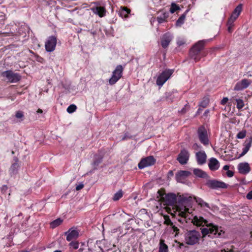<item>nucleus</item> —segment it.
<instances>
[{
  "label": "nucleus",
  "mask_w": 252,
  "mask_h": 252,
  "mask_svg": "<svg viewBox=\"0 0 252 252\" xmlns=\"http://www.w3.org/2000/svg\"><path fill=\"white\" fill-rule=\"evenodd\" d=\"M69 246L70 248L74 250H76L79 247V243L77 242L72 241L70 244Z\"/></svg>",
  "instance_id": "nucleus-40"
},
{
  "label": "nucleus",
  "mask_w": 252,
  "mask_h": 252,
  "mask_svg": "<svg viewBox=\"0 0 252 252\" xmlns=\"http://www.w3.org/2000/svg\"><path fill=\"white\" fill-rule=\"evenodd\" d=\"M173 73V70L171 69H167L163 71L158 77L157 84L159 86H162L170 78Z\"/></svg>",
  "instance_id": "nucleus-7"
},
{
  "label": "nucleus",
  "mask_w": 252,
  "mask_h": 252,
  "mask_svg": "<svg viewBox=\"0 0 252 252\" xmlns=\"http://www.w3.org/2000/svg\"><path fill=\"white\" fill-rule=\"evenodd\" d=\"M171 228L173 230V232L175 233V236H177L180 233L179 228L174 224L171 226Z\"/></svg>",
  "instance_id": "nucleus-42"
},
{
  "label": "nucleus",
  "mask_w": 252,
  "mask_h": 252,
  "mask_svg": "<svg viewBox=\"0 0 252 252\" xmlns=\"http://www.w3.org/2000/svg\"><path fill=\"white\" fill-rule=\"evenodd\" d=\"M200 237L201 235L199 231L195 230H187L184 234V242L188 245L193 246L199 243Z\"/></svg>",
  "instance_id": "nucleus-2"
},
{
  "label": "nucleus",
  "mask_w": 252,
  "mask_h": 252,
  "mask_svg": "<svg viewBox=\"0 0 252 252\" xmlns=\"http://www.w3.org/2000/svg\"><path fill=\"white\" fill-rule=\"evenodd\" d=\"M209 103V98L208 97H204L199 104V106L205 108Z\"/></svg>",
  "instance_id": "nucleus-30"
},
{
  "label": "nucleus",
  "mask_w": 252,
  "mask_h": 252,
  "mask_svg": "<svg viewBox=\"0 0 252 252\" xmlns=\"http://www.w3.org/2000/svg\"><path fill=\"white\" fill-rule=\"evenodd\" d=\"M169 17L168 12L161 11L160 14L157 17V20L158 24H162L167 21V19Z\"/></svg>",
  "instance_id": "nucleus-23"
},
{
  "label": "nucleus",
  "mask_w": 252,
  "mask_h": 252,
  "mask_svg": "<svg viewBox=\"0 0 252 252\" xmlns=\"http://www.w3.org/2000/svg\"><path fill=\"white\" fill-rule=\"evenodd\" d=\"M246 135V131L242 130L240 131L237 135V138L238 139H243L245 137Z\"/></svg>",
  "instance_id": "nucleus-39"
},
{
  "label": "nucleus",
  "mask_w": 252,
  "mask_h": 252,
  "mask_svg": "<svg viewBox=\"0 0 252 252\" xmlns=\"http://www.w3.org/2000/svg\"><path fill=\"white\" fill-rule=\"evenodd\" d=\"M103 155L101 154L96 155L94 157V165H97L100 163L102 159Z\"/></svg>",
  "instance_id": "nucleus-29"
},
{
  "label": "nucleus",
  "mask_w": 252,
  "mask_h": 252,
  "mask_svg": "<svg viewBox=\"0 0 252 252\" xmlns=\"http://www.w3.org/2000/svg\"><path fill=\"white\" fill-rule=\"evenodd\" d=\"M208 166L211 170H216L220 167V163L216 158H212L209 159Z\"/></svg>",
  "instance_id": "nucleus-20"
},
{
  "label": "nucleus",
  "mask_w": 252,
  "mask_h": 252,
  "mask_svg": "<svg viewBox=\"0 0 252 252\" xmlns=\"http://www.w3.org/2000/svg\"><path fill=\"white\" fill-rule=\"evenodd\" d=\"M194 199H195L196 202L197 203V204L199 205H200L201 207H203L205 209H206V208L210 209V208L209 204H208L207 203L205 202L201 198L194 197Z\"/></svg>",
  "instance_id": "nucleus-25"
},
{
  "label": "nucleus",
  "mask_w": 252,
  "mask_h": 252,
  "mask_svg": "<svg viewBox=\"0 0 252 252\" xmlns=\"http://www.w3.org/2000/svg\"><path fill=\"white\" fill-rule=\"evenodd\" d=\"M84 187V185L83 184H80L76 187V189L77 190H80Z\"/></svg>",
  "instance_id": "nucleus-48"
},
{
  "label": "nucleus",
  "mask_w": 252,
  "mask_h": 252,
  "mask_svg": "<svg viewBox=\"0 0 252 252\" xmlns=\"http://www.w3.org/2000/svg\"><path fill=\"white\" fill-rule=\"evenodd\" d=\"M63 222V220L61 219H58L56 220L53 221L50 223L51 227L52 228H55L59 225H60Z\"/></svg>",
  "instance_id": "nucleus-31"
},
{
  "label": "nucleus",
  "mask_w": 252,
  "mask_h": 252,
  "mask_svg": "<svg viewBox=\"0 0 252 252\" xmlns=\"http://www.w3.org/2000/svg\"><path fill=\"white\" fill-rule=\"evenodd\" d=\"M247 198L248 199H252V190L250 192H249L247 195Z\"/></svg>",
  "instance_id": "nucleus-49"
},
{
  "label": "nucleus",
  "mask_w": 252,
  "mask_h": 252,
  "mask_svg": "<svg viewBox=\"0 0 252 252\" xmlns=\"http://www.w3.org/2000/svg\"><path fill=\"white\" fill-rule=\"evenodd\" d=\"M193 148L195 150H197L198 149L200 148V146H198L197 144H194L193 145Z\"/></svg>",
  "instance_id": "nucleus-50"
},
{
  "label": "nucleus",
  "mask_w": 252,
  "mask_h": 252,
  "mask_svg": "<svg viewBox=\"0 0 252 252\" xmlns=\"http://www.w3.org/2000/svg\"><path fill=\"white\" fill-rule=\"evenodd\" d=\"M93 12L98 15L99 17H102L105 15L106 11L103 7L96 6L91 8Z\"/></svg>",
  "instance_id": "nucleus-22"
},
{
  "label": "nucleus",
  "mask_w": 252,
  "mask_h": 252,
  "mask_svg": "<svg viewBox=\"0 0 252 252\" xmlns=\"http://www.w3.org/2000/svg\"><path fill=\"white\" fill-rule=\"evenodd\" d=\"M164 223L168 225H170L171 226L173 224V223L171 221L170 219L168 217H165Z\"/></svg>",
  "instance_id": "nucleus-43"
},
{
  "label": "nucleus",
  "mask_w": 252,
  "mask_h": 252,
  "mask_svg": "<svg viewBox=\"0 0 252 252\" xmlns=\"http://www.w3.org/2000/svg\"><path fill=\"white\" fill-rule=\"evenodd\" d=\"M184 246L183 243H181V244H180V246Z\"/></svg>",
  "instance_id": "nucleus-59"
},
{
  "label": "nucleus",
  "mask_w": 252,
  "mask_h": 252,
  "mask_svg": "<svg viewBox=\"0 0 252 252\" xmlns=\"http://www.w3.org/2000/svg\"><path fill=\"white\" fill-rule=\"evenodd\" d=\"M130 9H128L127 8L125 7H121V8L119 11V14L122 18H126L128 16V14L130 13Z\"/></svg>",
  "instance_id": "nucleus-24"
},
{
  "label": "nucleus",
  "mask_w": 252,
  "mask_h": 252,
  "mask_svg": "<svg viewBox=\"0 0 252 252\" xmlns=\"http://www.w3.org/2000/svg\"><path fill=\"white\" fill-rule=\"evenodd\" d=\"M198 135L200 141L204 145H208L209 139L207 132L204 127H200L198 130Z\"/></svg>",
  "instance_id": "nucleus-11"
},
{
  "label": "nucleus",
  "mask_w": 252,
  "mask_h": 252,
  "mask_svg": "<svg viewBox=\"0 0 252 252\" xmlns=\"http://www.w3.org/2000/svg\"><path fill=\"white\" fill-rule=\"evenodd\" d=\"M54 252H62L60 250H56V251H54Z\"/></svg>",
  "instance_id": "nucleus-57"
},
{
  "label": "nucleus",
  "mask_w": 252,
  "mask_h": 252,
  "mask_svg": "<svg viewBox=\"0 0 252 252\" xmlns=\"http://www.w3.org/2000/svg\"><path fill=\"white\" fill-rule=\"evenodd\" d=\"M238 17V16L232 13L228 20L227 22H228V24L231 25L233 24L234 21L237 19Z\"/></svg>",
  "instance_id": "nucleus-36"
},
{
  "label": "nucleus",
  "mask_w": 252,
  "mask_h": 252,
  "mask_svg": "<svg viewBox=\"0 0 252 252\" xmlns=\"http://www.w3.org/2000/svg\"><path fill=\"white\" fill-rule=\"evenodd\" d=\"M168 246L164 243V241L160 240L158 252H168Z\"/></svg>",
  "instance_id": "nucleus-27"
},
{
  "label": "nucleus",
  "mask_w": 252,
  "mask_h": 252,
  "mask_svg": "<svg viewBox=\"0 0 252 252\" xmlns=\"http://www.w3.org/2000/svg\"><path fill=\"white\" fill-rule=\"evenodd\" d=\"M66 236V240L68 241L76 239L79 236V232L76 229L71 228L65 233Z\"/></svg>",
  "instance_id": "nucleus-13"
},
{
  "label": "nucleus",
  "mask_w": 252,
  "mask_h": 252,
  "mask_svg": "<svg viewBox=\"0 0 252 252\" xmlns=\"http://www.w3.org/2000/svg\"><path fill=\"white\" fill-rule=\"evenodd\" d=\"M195 157L197 163L199 165H202L206 161L207 155L203 151L196 153Z\"/></svg>",
  "instance_id": "nucleus-15"
},
{
  "label": "nucleus",
  "mask_w": 252,
  "mask_h": 252,
  "mask_svg": "<svg viewBox=\"0 0 252 252\" xmlns=\"http://www.w3.org/2000/svg\"><path fill=\"white\" fill-rule=\"evenodd\" d=\"M188 12V11L186 10V12L183 14L177 20L176 23V25L177 27H181L184 24L186 19V14Z\"/></svg>",
  "instance_id": "nucleus-26"
},
{
  "label": "nucleus",
  "mask_w": 252,
  "mask_h": 252,
  "mask_svg": "<svg viewBox=\"0 0 252 252\" xmlns=\"http://www.w3.org/2000/svg\"><path fill=\"white\" fill-rule=\"evenodd\" d=\"M19 252H29L28 251H21Z\"/></svg>",
  "instance_id": "nucleus-58"
},
{
  "label": "nucleus",
  "mask_w": 252,
  "mask_h": 252,
  "mask_svg": "<svg viewBox=\"0 0 252 252\" xmlns=\"http://www.w3.org/2000/svg\"><path fill=\"white\" fill-rule=\"evenodd\" d=\"M177 212L178 215L184 218L185 219H188L191 220V222L197 226L206 227L201 228V233L203 237L208 235L211 237H217L220 235L218 232V228L216 226L212 223H208L207 220L201 216L190 215L189 209L185 206H178Z\"/></svg>",
  "instance_id": "nucleus-1"
},
{
  "label": "nucleus",
  "mask_w": 252,
  "mask_h": 252,
  "mask_svg": "<svg viewBox=\"0 0 252 252\" xmlns=\"http://www.w3.org/2000/svg\"><path fill=\"white\" fill-rule=\"evenodd\" d=\"M15 117L19 120L20 122L22 121L24 119V112L22 111H18L15 113Z\"/></svg>",
  "instance_id": "nucleus-32"
},
{
  "label": "nucleus",
  "mask_w": 252,
  "mask_h": 252,
  "mask_svg": "<svg viewBox=\"0 0 252 252\" xmlns=\"http://www.w3.org/2000/svg\"><path fill=\"white\" fill-rule=\"evenodd\" d=\"M252 137H250L247 139L244 144V148L243 149V152L240 154L239 157H243L250 150V147L252 146Z\"/></svg>",
  "instance_id": "nucleus-18"
},
{
  "label": "nucleus",
  "mask_w": 252,
  "mask_h": 252,
  "mask_svg": "<svg viewBox=\"0 0 252 252\" xmlns=\"http://www.w3.org/2000/svg\"><path fill=\"white\" fill-rule=\"evenodd\" d=\"M207 185L209 187L216 189V188H226L227 185L223 182L218 181L216 180H210L207 182Z\"/></svg>",
  "instance_id": "nucleus-14"
},
{
  "label": "nucleus",
  "mask_w": 252,
  "mask_h": 252,
  "mask_svg": "<svg viewBox=\"0 0 252 252\" xmlns=\"http://www.w3.org/2000/svg\"><path fill=\"white\" fill-rule=\"evenodd\" d=\"M1 77H3L8 82L10 83H16L20 80V76L14 73L11 70H7L3 71L0 74Z\"/></svg>",
  "instance_id": "nucleus-5"
},
{
  "label": "nucleus",
  "mask_w": 252,
  "mask_h": 252,
  "mask_svg": "<svg viewBox=\"0 0 252 252\" xmlns=\"http://www.w3.org/2000/svg\"><path fill=\"white\" fill-rule=\"evenodd\" d=\"M123 193L122 190H119L118 192H117L116 193H115L114 197H113V200L114 201H117L120 199L122 196H123Z\"/></svg>",
  "instance_id": "nucleus-34"
},
{
  "label": "nucleus",
  "mask_w": 252,
  "mask_h": 252,
  "mask_svg": "<svg viewBox=\"0 0 252 252\" xmlns=\"http://www.w3.org/2000/svg\"><path fill=\"white\" fill-rule=\"evenodd\" d=\"M181 112L183 113H184L185 112H186V110L185 109V108H183L181 110Z\"/></svg>",
  "instance_id": "nucleus-56"
},
{
  "label": "nucleus",
  "mask_w": 252,
  "mask_h": 252,
  "mask_svg": "<svg viewBox=\"0 0 252 252\" xmlns=\"http://www.w3.org/2000/svg\"><path fill=\"white\" fill-rule=\"evenodd\" d=\"M173 39V36L169 33L164 34L161 39V44L163 48H166Z\"/></svg>",
  "instance_id": "nucleus-16"
},
{
  "label": "nucleus",
  "mask_w": 252,
  "mask_h": 252,
  "mask_svg": "<svg viewBox=\"0 0 252 252\" xmlns=\"http://www.w3.org/2000/svg\"><path fill=\"white\" fill-rule=\"evenodd\" d=\"M251 83V80L243 79L236 83L234 87V90L237 91L243 90L247 88Z\"/></svg>",
  "instance_id": "nucleus-12"
},
{
  "label": "nucleus",
  "mask_w": 252,
  "mask_h": 252,
  "mask_svg": "<svg viewBox=\"0 0 252 252\" xmlns=\"http://www.w3.org/2000/svg\"><path fill=\"white\" fill-rule=\"evenodd\" d=\"M179 9V6L175 3H172L170 11L171 13H173L177 10Z\"/></svg>",
  "instance_id": "nucleus-38"
},
{
  "label": "nucleus",
  "mask_w": 252,
  "mask_h": 252,
  "mask_svg": "<svg viewBox=\"0 0 252 252\" xmlns=\"http://www.w3.org/2000/svg\"><path fill=\"white\" fill-rule=\"evenodd\" d=\"M209 112V110H207L205 111V113H204V114L205 115H207V114Z\"/></svg>",
  "instance_id": "nucleus-55"
},
{
  "label": "nucleus",
  "mask_w": 252,
  "mask_h": 252,
  "mask_svg": "<svg viewBox=\"0 0 252 252\" xmlns=\"http://www.w3.org/2000/svg\"><path fill=\"white\" fill-rule=\"evenodd\" d=\"M14 162L10 166L9 172L11 175H14L18 173V171L20 168V165L18 163V160L17 158H14Z\"/></svg>",
  "instance_id": "nucleus-19"
},
{
  "label": "nucleus",
  "mask_w": 252,
  "mask_h": 252,
  "mask_svg": "<svg viewBox=\"0 0 252 252\" xmlns=\"http://www.w3.org/2000/svg\"><path fill=\"white\" fill-rule=\"evenodd\" d=\"M235 100L237 102V108L238 109H241L244 106V102L242 99L236 98Z\"/></svg>",
  "instance_id": "nucleus-35"
},
{
  "label": "nucleus",
  "mask_w": 252,
  "mask_h": 252,
  "mask_svg": "<svg viewBox=\"0 0 252 252\" xmlns=\"http://www.w3.org/2000/svg\"><path fill=\"white\" fill-rule=\"evenodd\" d=\"M193 173L199 177L205 178L207 175L205 172L200 169H194Z\"/></svg>",
  "instance_id": "nucleus-28"
},
{
  "label": "nucleus",
  "mask_w": 252,
  "mask_h": 252,
  "mask_svg": "<svg viewBox=\"0 0 252 252\" xmlns=\"http://www.w3.org/2000/svg\"><path fill=\"white\" fill-rule=\"evenodd\" d=\"M190 173L188 171H180L176 174V178L178 182H182L185 178L189 176Z\"/></svg>",
  "instance_id": "nucleus-21"
},
{
  "label": "nucleus",
  "mask_w": 252,
  "mask_h": 252,
  "mask_svg": "<svg viewBox=\"0 0 252 252\" xmlns=\"http://www.w3.org/2000/svg\"><path fill=\"white\" fill-rule=\"evenodd\" d=\"M223 169L225 171H228L229 169V166L227 165H224L223 167Z\"/></svg>",
  "instance_id": "nucleus-51"
},
{
  "label": "nucleus",
  "mask_w": 252,
  "mask_h": 252,
  "mask_svg": "<svg viewBox=\"0 0 252 252\" xmlns=\"http://www.w3.org/2000/svg\"><path fill=\"white\" fill-rule=\"evenodd\" d=\"M227 26H228V31L229 32H231L232 31V28L233 27L234 25L233 24L230 25L228 24V22H227Z\"/></svg>",
  "instance_id": "nucleus-46"
},
{
  "label": "nucleus",
  "mask_w": 252,
  "mask_h": 252,
  "mask_svg": "<svg viewBox=\"0 0 252 252\" xmlns=\"http://www.w3.org/2000/svg\"><path fill=\"white\" fill-rule=\"evenodd\" d=\"M189 157L190 154L189 151L187 149H183L179 154L177 160L181 164H186L188 162Z\"/></svg>",
  "instance_id": "nucleus-8"
},
{
  "label": "nucleus",
  "mask_w": 252,
  "mask_h": 252,
  "mask_svg": "<svg viewBox=\"0 0 252 252\" xmlns=\"http://www.w3.org/2000/svg\"><path fill=\"white\" fill-rule=\"evenodd\" d=\"M202 111V109L201 108H199L197 111V114H199L200 112Z\"/></svg>",
  "instance_id": "nucleus-54"
},
{
  "label": "nucleus",
  "mask_w": 252,
  "mask_h": 252,
  "mask_svg": "<svg viewBox=\"0 0 252 252\" xmlns=\"http://www.w3.org/2000/svg\"><path fill=\"white\" fill-rule=\"evenodd\" d=\"M123 67L121 65L116 66L115 69L112 72V75L109 80V83L111 85L115 84L122 76Z\"/></svg>",
  "instance_id": "nucleus-6"
},
{
  "label": "nucleus",
  "mask_w": 252,
  "mask_h": 252,
  "mask_svg": "<svg viewBox=\"0 0 252 252\" xmlns=\"http://www.w3.org/2000/svg\"><path fill=\"white\" fill-rule=\"evenodd\" d=\"M57 38L54 36H49L45 42V49L48 52L55 50L57 45Z\"/></svg>",
  "instance_id": "nucleus-9"
},
{
  "label": "nucleus",
  "mask_w": 252,
  "mask_h": 252,
  "mask_svg": "<svg viewBox=\"0 0 252 252\" xmlns=\"http://www.w3.org/2000/svg\"><path fill=\"white\" fill-rule=\"evenodd\" d=\"M228 98L227 97H223V99L221 100L220 103L222 105H224L228 101Z\"/></svg>",
  "instance_id": "nucleus-45"
},
{
  "label": "nucleus",
  "mask_w": 252,
  "mask_h": 252,
  "mask_svg": "<svg viewBox=\"0 0 252 252\" xmlns=\"http://www.w3.org/2000/svg\"><path fill=\"white\" fill-rule=\"evenodd\" d=\"M156 21V18H153L151 20V24H152L153 22H155Z\"/></svg>",
  "instance_id": "nucleus-52"
},
{
  "label": "nucleus",
  "mask_w": 252,
  "mask_h": 252,
  "mask_svg": "<svg viewBox=\"0 0 252 252\" xmlns=\"http://www.w3.org/2000/svg\"><path fill=\"white\" fill-rule=\"evenodd\" d=\"M205 42V40L199 41L194 45L190 50L189 56L191 59L194 60L195 62H198L201 59L199 53L203 49Z\"/></svg>",
  "instance_id": "nucleus-3"
},
{
  "label": "nucleus",
  "mask_w": 252,
  "mask_h": 252,
  "mask_svg": "<svg viewBox=\"0 0 252 252\" xmlns=\"http://www.w3.org/2000/svg\"><path fill=\"white\" fill-rule=\"evenodd\" d=\"M186 43V40L184 38L179 37L177 40V43L178 46H180L183 45Z\"/></svg>",
  "instance_id": "nucleus-41"
},
{
  "label": "nucleus",
  "mask_w": 252,
  "mask_h": 252,
  "mask_svg": "<svg viewBox=\"0 0 252 252\" xmlns=\"http://www.w3.org/2000/svg\"><path fill=\"white\" fill-rule=\"evenodd\" d=\"M158 193L167 205L172 206L176 202L177 197L175 194L169 193L165 194L163 190H159Z\"/></svg>",
  "instance_id": "nucleus-4"
},
{
  "label": "nucleus",
  "mask_w": 252,
  "mask_h": 252,
  "mask_svg": "<svg viewBox=\"0 0 252 252\" xmlns=\"http://www.w3.org/2000/svg\"><path fill=\"white\" fill-rule=\"evenodd\" d=\"M242 9V5L241 4H239L234 9L233 12V14L239 16Z\"/></svg>",
  "instance_id": "nucleus-33"
},
{
  "label": "nucleus",
  "mask_w": 252,
  "mask_h": 252,
  "mask_svg": "<svg viewBox=\"0 0 252 252\" xmlns=\"http://www.w3.org/2000/svg\"><path fill=\"white\" fill-rule=\"evenodd\" d=\"M43 112L42 110L40 109H38L37 111V113H42Z\"/></svg>",
  "instance_id": "nucleus-53"
},
{
  "label": "nucleus",
  "mask_w": 252,
  "mask_h": 252,
  "mask_svg": "<svg viewBox=\"0 0 252 252\" xmlns=\"http://www.w3.org/2000/svg\"><path fill=\"white\" fill-rule=\"evenodd\" d=\"M226 174H227L228 177H232L233 176L234 173L232 171L228 170V171H227Z\"/></svg>",
  "instance_id": "nucleus-47"
},
{
  "label": "nucleus",
  "mask_w": 252,
  "mask_h": 252,
  "mask_svg": "<svg viewBox=\"0 0 252 252\" xmlns=\"http://www.w3.org/2000/svg\"><path fill=\"white\" fill-rule=\"evenodd\" d=\"M77 107L74 104L70 105L67 108V112L68 113H72L76 111Z\"/></svg>",
  "instance_id": "nucleus-37"
},
{
  "label": "nucleus",
  "mask_w": 252,
  "mask_h": 252,
  "mask_svg": "<svg viewBox=\"0 0 252 252\" xmlns=\"http://www.w3.org/2000/svg\"><path fill=\"white\" fill-rule=\"evenodd\" d=\"M233 248H234V246H231V249H228V248L223 249L221 250V252H235L233 250Z\"/></svg>",
  "instance_id": "nucleus-44"
},
{
  "label": "nucleus",
  "mask_w": 252,
  "mask_h": 252,
  "mask_svg": "<svg viewBox=\"0 0 252 252\" xmlns=\"http://www.w3.org/2000/svg\"><path fill=\"white\" fill-rule=\"evenodd\" d=\"M156 162V159L153 156H149L141 160L138 163L139 169H143L145 167L153 165Z\"/></svg>",
  "instance_id": "nucleus-10"
},
{
  "label": "nucleus",
  "mask_w": 252,
  "mask_h": 252,
  "mask_svg": "<svg viewBox=\"0 0 252 252\" xmlns=\"http://www.w3.org/2000/svg\"><path fill=\"white\" fill-rule=\"evenodd\" d=\"M238 169L240 173L247 174L250 171L251 168L248 163L242 162L238 164Z\"/></svg>",
  "instance_id": "nucleus-17"
}]
</instances>
